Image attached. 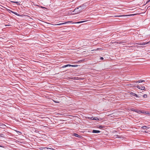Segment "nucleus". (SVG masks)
<instances>
[{
	"label": "nucleus",
	"instance_id": "nucleus-1",
	"mask_svg": "<svg viewBox=\"0 0 150 150\" xmlns=\"http://www.w3.org/2000/svg\"><path fill=\"white\" fill-rule=\"evenodd\" d=\"M73 12H74V13L72 14H78L80 13L78 8H76L73 11Z\"/></svg>",
	"mask_w": 150,
	"mask_h": 150
},
{
	"label": "nucleus",
	"instance_id": "nucleus-2",
	"mask_svg": "<svg viewBox=\"0 0 150 150\" xmlns=\"http://www.w3.org/2000/svg\"><path fill=\"white\" fill-rule=\"evenodd\" d=\"M148 43H150V41L148 42H139L137 43V44L139 45H145Z\"/></svg>",
	"mask_w": 150,
	"mask_h": 150
},
{
	"label": "nucleus",
	"instance_id": "nucleus-3",
	"mask_svg": "<svg viewBox=\"0 0 150 150\" xmlns=\"http://www.w3.org/2000/svg\"><path fill=\"white\" fill-rule=\"evenodd\" d=\"M80 12H81L82 10L84 9V8H83V6H81L78 7Z\"/></svg>",
	"mask_w": 150,
	"mask_h": 150
},
{
	"label": "nucleus",
	"instance_id": "nucleus-4",
	"mask_svg": "<svg viewBox=\"0 0 150 150\" xmlns=\"http://www.w3.org/2000/svg\"><path fill=\"white\" fill-rule=\"evenodd\" d=\"M80 12H81L82 10L84 9V8H83V6H81L78 7Z\"/></svg>",
	"mask_w": 150,
	"mask_h": 150
},
{
	"label": "nucleus",
	"instance_id": "nucleus-5",
	"mask_svg": "<svg viewBox=\"0 0 150 150\" xmlns=\"http://www.w3.org/2000/svg\"><path fill=\"white\" fill-rule=\"evenodd\" d=\"M90 119L91 120H99L98 118V117H90Z\"/></svg>",
	"mask_w": 150,
	"mask_h": 150
},
{
	"label": "nucleus",
	"instance_id": "nucleus-6",
	"mask_svg": "<svg viewBox=\"0 0 150 150\" xmlns=\"http://www.w3.org/2000/svg\"><path fill=\"white\" fill-rule=\"evenodd\" d=\"M100 132V131L99 130H93L92 131V132L93 133H98Z\"/></svg>",
	"mask_w": 150,
	"mask_h": 150
},
{
	"label": "nucleus",
	"instance_id": "nucleus-7",
	"mask_svg": "<svg viewBox=\"0 0 150 150\" xmlns=\"http://www.w3.org/2000/svg\"><path fill=\"white\" fill-rule=\"evenodd\" d=\"M73 135L75 136L76 137H77L78 138H80V137H81V136H80V135H79L78 134H76V133H74L73 134Z\"/></svg>",
	"mask_w": 150,
	"mask_h": 150
},
{
	"label": "nucleus",
	"instance_id": "nucleus-8",
	"mask_svg": "<svg viewBox=\"0 0 150 150\" xmlns=\"http://www.w3.org/2000/svg\"><path fill=\"white\" fill-rule=\"evenodd\" d=\"M68 22H65V23H59V24H55L54 25H63V24H66Z\"/></svg>",
	"mask_w": 150,
	"mask_h": 150
},
{
	"label": "nucleus",
	"instance_id": "nucleus-9",
	"mask_svg": "<svg viewBox=\"0 0 150 150\" xmlns=\"http://www.w3.org/2000/svg\"><path fill=\"white\" fill-rule=\"evenodd\" d=\"M145 81L144 80H138V81H134L135 83H138V82H139V83H142V82H144Z\"/></svg>",
	"mask_w": 150,
	"mask_h": 150
},
{
	"label": "nucleus",
	"instance_id": "nucleus-10",
	"mask_svg": "<svg viewBox=\"0 0 150 150\" xmlns=\"http://www.w3.org/2000/svg\"><path fill=\"white\" fill-rule=\"evenodd\" d=\"M130 94L131 95L136 96V97H137V95L133 92H131L130 93Z\"/></svg>",
	"mask_w": 150,
	"mask_h": 150
},
{
	"label": "nucleus",
	"instance_id": "nucleus-11",
	"mask_svg": "<svg viewBox=\"0 0 150 150\" xmlns=\"http://www.w3.org/2000/svg\"><path fill=\"white\" fill-rule=\"evenodd\" d=\"M133 15H123V16H117V17H122V16H132Z\"/></svg>",
	"mask_w": 150,
	"mask_h": 150
},
{
	"label": "nucleus",
	"instance_id": "nucleus-12",
	"mask_svg": "<svg viewBox=\"0 0 150 150\" xmlns=\"http://www.w3.org/2000/svg\"><path fill=\"white\" fill-rule=\"evenodd\" d=\"M140 87L141 88L140 89L142 90H144L145 88L144 86H141Z\"/></svg>",
	"mask_w": 150,
	"mask_h": 150
},
{
	"label": "nucleus",
	"instance_id": "nucleus-13",
	"mask_svg": "<svg viewBox=\"0 0 150 150\" xmlns=\"http://www.w3.org/2000/svg\"><path fill=\"white\" fill-rule=\"evenodd\" d=\"M43 149L42 150H49L50 149L47 148H43Z\"/></svg>",
	"mask_w": 150,
	"mask_h": 150
},
{
	"label": "nucleus",
	"instance_id": "nucleus-14",
	"mask_svg": "<svg viewBox=\"0 0 150 150\" xmlns=\"http://www.w3.org/2000/svg\"><path fill=\"white\" fill-rule=\"evenodd\" d=\"M86 21H80V22H77V23H82L83 22H86Z\"/></svg>",
	"mask_w": 150,
	"mask_h": 150
},
{
	"label": "nucleus",
	"instance_id": "nucleus-15",
	"mask_svg": "<svg viewBox=\"0 0 150 150\" xmlns=\"http://www.w3.org/2000/svg\"><path fill=\"white\" fill-rule=\"evenodd\" d=\"M143 128H144V129H146V128L148 129H149V127H147L146 126H143V127H142Z\"/></svg>",
	"mask_w": 150,
	"mask_h": 150
},
{
	"label": "nucleus",
	"instance_id": "nucleus-16",
	"mask_svg": "<svg viewBox=\"0 0 150 150\" xmlns=\"http://www.w3.org/2000/svg\"><path fill=\"white\" fill-rule=\"evenodd\" d=\"M143 97L144 98H146L147 97V95L146 94H145L143 95Z\"/></svg>",
	"mask_w": 150,
	"mask_h": 150
},
{
	"label": "nucleus",
	"instance_id": "nucleus-17",
	"mask_svg": "<svg viewBox=\"0 0 150 150\" xmlns=\"http://www.w3.org/2000/svg\"><path fill=\"white\" fill-rule=\"evenodd\" d=\"M67 67H74V65H71L69 64H67Z\"/></svg>",
	"mask_w": 150,
	"mask_h": 150
},
{
	"label": "nucleus",
	"instance_id": "nucleus-18",
	"mask_svg": "<svg viewBox=\"0 0 150 150\" xmlns=\"http://www.w3.org/2000/svg\"><path fill=\"white\" fill-rule=\"evenodd\" d=\"M11 12L12 13H13L14 14H15V15H17V13L16 12H13L12 11H11Z\"/></svg>",
	"mask_w": 150,
	"mask_h": 150
},
{
	"label": "nucleus",
	"instance_id": "nucleus-19",
	"mask_svg": "<svg viewBox=\"0 0 150 150\" xmlns=\"http://www.w3.org/2000/svg\"><path fill=\"white\" fill-rule=\"evenodd\" d=\"M136 87H137V88H138L139 89H140V88H141V87H140V86H138V85H137V86H136Z\"/></svg>",
	"mask_w": 150,
	"mask_h": 150
},
{
	"label": "nucleus",
	"instance_id": "nucleus-20",
	"mask_svg": "<svg viewBox=\"0 0 150 150\" xmlns=\"http://www.w3.org/2000/svg\"><path fill=\"white\" fill-rule=\"evenodd\" d=\"M67 67V64L66 65H64V66H63V68H65L66 67Z\"/></svg>",
	"mask_w": 150,
	"mask_h": 150
},
{
	"label": "nucleus",
	"instance_id": "nucleus-21",
	"mask_svg": "<svg viewBox=\"0 0 150 150\" xmlns=\"http://www.w3.org/2000/svg\"><path fill=\"white\" fill-rule=\"evenodd\" d=\"M131 110H132V111H135V112H137V111H136V110H134V109H133V108H132V109H131Z\"/></svg>",
	"mask_w": 150,
	"mask_h": 150
},
{
	"label": "nucleus",
	"instance_id": "nucleus-22",
	"mask_svg": "<svg viewBox=\"0 0 150 150\" xmlns=\"http://www.w3.org/2000/svg\"><path fill=\"white\" fill-rule=\"evenodd\" d=\"M16 131L17 132L18 134H21V132H20V131Z\"/></svg>",
	"mask_w": 150,
	"mask_h": 150
},
{
	"label": "nucleus",
	"instance_id": "nucleus-23",
	"mask_svg": "<svg viewBox=\"0 0 150 150\" xmlns=\"http://www.w3.org/2000/svg\"><path fill=\"white\" fill-rule=\"evenodd\" d=\"M150 1V0H148L147 2H146V4H147V3H148V2H149Z\"/></svg>",
	"mask_w": 150,
	"mask_h": 150
},
{
	"label": "nucleus",
	"instance_id": "nucleus-24",
	"mask_svg": "<svg viewBox=\"0 0 150 150\" xmlns=\"http://www.w3.org/2000/svg\"><path fill=\"white\" fill-rule=\"evenodd\" d=\"M83 6V8H85L86 7V6H85V5H83L82 6Z\"/></svg>",
	"mask_w": 150,
	"mask_h": 150
},
{
	"label": "nucleus",
	"instance_id": "nucleus-25",
	"mask_svg": "<svg viewBox=\"0 0 150 150\" xmlns=\"http://www.w3.org/2000/svg\"><path fill=\"white\" fill-rule=\"evenodd\" d=\"M100 59H103V57H101L100 58Z\"/></svg>",
	"mask_w": 150,
	"mask_h": 150
},
{
	"label": "nucleus",
	"instance_id": "nucleus-26",
	"mask_svg": "<svg viewBox=\"0 0 150 150\" xmlns=\"http://www.w3.org/2000/svg\"><path fill=\"white\" fill-rule=\"evenodd\" d=\"M15 3H18V2H14Z\"/></svg>",
	"mask_w": 150,
	"mask_h": 150
},
{
	"label": "nucleus",
	"instance_id": "nucleus-27",
	"mask_svg": "<svg viewBox=\"0 0 150 150\" xmlns=\"http://www.w3.org/2000/svg\"><path fill=\"white\" fill-rule=\"evenodd\" d=\"M99 48H98V49H97V50H99Z\"/></svg>",
	"mask_w": 150,
	"mask_h": 150
},
{
	"label": "nucleus",
	"instance_id": "nucleus-28",
	"mask_svg": "<svg viewBox=\"0 0 150 150\" xmlns=\"http://www.w3.org/2000/svg\"><path fill=\"white\" fill-rule=\"evenodd\" d=\"M101 127V128L102 127H101V126H100V128Z\"/></svg>",
	"mask_w": 150,
	"mask_h": 150
},
{
	"label": "nucleus",
	"instance_id": "nucleus-29",
	"mask_svg": "<svg viewBox=\"0 0 150 150\" xmlns=\"http://www.w3.org/2000/svg\"><path fill=\"white\" fill-rule=\"evenodd\" d=\"M3 126H5V125H3Z\"/></svg>",
	"mask_w": 150,
	"mask_h": 150
},
{
	"label": "nucleus",
	"instance_id": "nucleus-30",
	"mask_svg": "<svg viewBox=\"0 0 150 150\" xmlns=\"http://www.w3.org/2000/svg\"><path fill=\"white\" fill-rule=\"evenodd\" d=\"M42 8H44V7H42Z\"/></svg>",
	"mask_w": 150,
	"mask_h": 150
},
{
	"label": "nucleus",
	"instance_id": "nucleus-31",
	"mask_svg": "<svg viewBox=\"0 0 150 150\" xmlns=\"http://www.w3.org/2000/svg\"><path fill=\"white\" fill-rule=\"evenodd\" d=\"M149 115H150V113H149Z\"/></svg>",
	"mask_w": 150,
	"mask_h": 150
},
{
	"label": "nucleus",
	"instance_id": "nucleus-32",
	"mask_svg": "<svg viewBox=\"0 0 150 150\" xmlns=\"http://www.w3.org/2000/svg\"><path fill=\"white\" fill-rule=\"evenodd\" d=\"M1 146L0 145V147H1Z\"/></svg>",
	"mask_w": 150,
	"mask_h": 150
}]
</instances>
